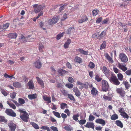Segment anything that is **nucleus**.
<instances>
[{
	"label": "nucleus",
	"instance_id": "1",
	"mask_svg": "<svg viewBox=\"0 0 131 131\" xmlns=\"http://www.w3.org/2000/svg\"><path fill=\"white\" fill-rule=\"evenodd\" d=\"M59 19V17L57 16L50 19L48 21V24L50 25H53L57 22Z\"/></svg>",
	"mask_w": 131,
	"mask_h": 131
},
{
	"label": "nucleus",
	"instance_id": "2",
	"mask_svg": "<svg viewBox=\"0 0 131 131\" xmlns=\"http://www.w3.org/2000/svg\"><path fill=\"white\" fill-rule=\"evenodd\" d=\"M119 58L121 61L124 62H126L128 61V59L126 55L124 53H121L119 55Z\"/></svg>",
	"mask_w": 131,
	"mask_h": 131
},
{
	"label": "nucleus",
	"instance_id": "3",
	"mask_svg": "<svg viewBox=\"0 0 131 131\" xmlns=\"http://www.w3.org/2000/svg\"><path fill=\"white\" fill-rule=\"evenodd\" d=\"M32 6L35 8L34 10L36 13H39L43 9L42 6L41 5H39L38 4H35Z\"/></svg>",
	"mask_w": 131,
	"mask_h": 131
},
{
	"label": "nucleus",
	"instance_id": "4",
	"mask_svg": "<svg viewBox=\"0 0 131 131\" xmlns=\"http://www.w3.org/2000/svg\"><path fill=\"white\" fill-rule=\"evenodd\" d=\"M110 80L113 82V84L116 85H118L120 84V82L115 76H113L111 77L110 79Z\"/></svg>",
	"mask_w": 131,
	"mask_h": 131
},
{
	"label": "nucleus",
	"instance_id": "5",
	"mask_svg": "<svg viewBox=\"0 0 131 131\" xmlns=\"http://www.w3.org/2000/svg\"><path fill=\"white\" fill-rule=\"evenodd\" d=\"M88 18L85 14H83L81 16V19L78 20V23L80 24L82 23L83 22L88 20Z\"/></svg>",
	"mask_w": 131,
	"mask_h": 131
},
{
	"label": "nucleus",
	"instance_id": "6",
	"mask_svg": "<svg viewBox=\"0 0 131 131\" xmlns=\"http://www.w3.org/2000/svg\"><path fill=\"white\" fill-rule=\"evenodd\" d=\"M108 84L107 83V91H108V95L107 97V100L110 101L112 99V97L113 96V92L108 87V86L109 87V86H108Z\"/></svg>",
	"mask_w": 131,
	"mask_h": 131
},
{
	"label": "nucleus",
	"instance_id": "7",
	"mask_svg": "<svg viewBox=\"0 0 131 131\" xmlns=\"http://www.w3.org/2000/svg\"><path fill=\"white\" fill-rule=\"evenodd\" d=\"M34 65L36 68L39 69L40 68L42 67V63L40 60L38 59L34 62Z\"/></svg>",
	"mask_w": 131,
	"mask_h": 131
},
{
	"label": "nucleus",
	"instance_id": "8",
	"mask_svg": "<svg viewBox=\"0 0 131 131\" xmlns=\"http://www.w3.org/2000/svg\"><path fill=\"white\" fill-rule=\"evenodd\" d=\"M73 92L75 93V95L78 97H79L81 94L80 91L77 87H74L73 88Z\"/></svg>",
	"mask_w": 131,
	"mask_h": 131
},
{
	"label": "nucleus",
	"instance_id": "9",
	"mask_svg": "<svg viewBox=\"0 0 131 131\" xmlns=\"http://www.w3.org/2000/svg\"><path fill=\"white\" fill-rule=\"evenodd\" d=\"M85 126L86 128H91L93 129H94V125L93 123L88 122Z\"/></svg>",
	"mask_w": 131,
	"mask_h": 131
},
{
	"label": "nucleus",
	"instance_id": "10",
	"mask_svg": "<svg viewBox=\"0 0 131 131\" xmlns=\"http://www.w3.org/2000/svg\"><path fill=\"white\" fill-rule=\"evenodd\" d=\"M8 126L10 129L11 131H15L16 128V125L13 123H10L8 124Z\"/></svg>",
	"mask_w": 131,
	"mask_h": 131
},
{
	"label": "nucleus",
	"instance_id": "11",
	"mask_svg": "<svg viewBox=\"0 0 131 131\" xmlns=\"http://www.w3.org/2000/svg\"><path fill=\"white\" fill-rule=\"evenodd\" d=\"M91 93L92 95L93 96H95L97 94L98 91L96 88L93 87L91 91Z\"/></svg>",
	"mask_w": 131,
	"mask_h": 131
},
{
	"label": "nucleus",
	"instance_id": "12",
	"mask_svg": "<svg viewBox=\"0 0 131 131\" xmlns=\"http://www.w3.org/2000/svg\"><path fill=\"white\" fill-rule=\"evenodd\" d=\"M77 51L79 52L81 54H82L87 55L88 54V51H85L81 48L77 49Z\"/></svg>",
	"mask_w": 131,
	"mask_h": 131
},
{
	"label": "nucleus",
	"instance_id": "13",
	"mask_svg": "<svg viewBox=\"0 0 131 131\" xmlns=\"http://www.w3.org/2000/svg\"><path fill=\"white\" fill-rule=\"evenodd\" d=\"M106 81L105 80H103L102 81V90L104 91H106Z\"/></svg>",
	"mask_w": 131,
	"mask_h": 131
},
{
	"label": "nucleus",
	"instance_id": "14",
	"mask_svg": "<svg viewBox=\"0 0 131 131\" xmlns=\"http://www.w3.org/2000/svg\"><path fill=\"white\" fill-rule=\"evenodd\" d=\"M29 115H20V117L25 122H27L28 121V119L29 118Z\"/></svg>",
	"mask_w": 131,
	"mask_h": 131
},
{
	"label": "nucleus",
	"instance_id": "15",
	"mask_svg": "<svg viewBox=\"0 0 131 131\" xmlns=\"http://www.w3.org/2000/svg\"><path fill=\"white\" fill-rule=\"evenodd\" d=\"M36 78L38 82L41 85V87L42 88H43L44 86L42 80L38 77H37Z\"/></svg>",
	"mask_w": 131,
	"mask_h": 131
},
{
	"label": "nucleus",
	"instance_id": "16",
	"mask_svg": "<svg viewBox=\"0 0 131 131\" xmlns=\"http://www.w3.org/2000/svg\"><path fill=\"white\" fill-rule=\"evenodd\" d=\"M74 61L76 63H81L83 62L82 59L78 56H76L75 57Z\"/></svg>",
	"mask_w": 131,
	"mask_h": 131
},
{
	"label": "nucleus",
	"instance_id": "17",
	"mask_svg": "<svg viewBox=\"0 0 131 131\" xmlns=\"http://www.w3.org/2000/svg\"><path fill=\"white\" fill-rule=\"evenodd\" d=\"M30 36L29 35H28L27 36L25 37H24L23 35H21L20 38L21 41L22 42L24 43L26 42L27 41L29 37Z\"/></svg>",
	"mask_w": 131,
	"mask_h": 131
},
{
	"label": "nucleus",
	"instance_id": "18",
	"mask_svg": "<svg viewBox=\"0 0 131 131\" xmlns=\"http://www.w3.org/2000/svg\"><path fill=\"white\" fill-rule=\"evenodd\" d=\"M95 122L97 123L101 124L103 125H104L105 124V121L102 119H97L95 121Z\"/></svg>",
	"mask_w": 131,
	"mask_h": 131
},
{
	"label": "nucleus",
	"instance_id": "19",
	"mask_svg": "<svg viewBox=\"0 0 131 131\" xmlns=\"http://www.w3.org/2000/svg\"><path fill=\"white\" fill-rule=\"evenodd\" d=\"M71 40L70 39H68L63 46L64 48L65 49L68 48L69 47V45L71 43Z\"/></svg>",
	"mask_w": 131,
	"mask_h": 131
},
{
	"label": "nucleus",
	"instance_id": "20",
	"mask_svg": "<svg viewBox=\"0 0 131 131\" xmlns=\"http://www.w3.org/2000/svg\"><path fill=\"white\" fill-rule=\"evenodd\" d=\"M27 84L29 86V89H31L34 88L33 82L31 80L29 81Z\"/></svg>",
	"mask_w": 131,
	"mask_h": 131
},
{
	"label": "nucleus",
	"instance_id": "21",
	"mask_svg": "<svg viewBox=\"0 0 131 131\" xmlns=\"http://www.w3.org/2000/svg\"><path fill=\"white\" fill-rule=\"evenodd\" d=\"M17 36L16 33H10L8 35V37L11 39H15Z\"/></svg>",
	"mask_w": 131,
	"mask_h": 131
},
{
	"label": "nucleus",
	"instance_id": "22",
	"mask_svg": "<svg viewBox=\"0 0 131 131\" xmlns=\"http://www.w3.org/2000/svg\"><path fill=\"white\" fill-rule=\"evenodd\" d=\"M5 113L7 115H16V113L12 110L10 109H7Z\"/></svg>",
	"mask_w": 131,
	"mask_h": 131
},
{
	"label": "nucleus",
	"instance_id": "23",
	"mask_svg": "<svg viewBox=\"0 0 131 131\" xmlns=\"http://www.w3.org/2000/svg\"><path fill=\"white\" fill-rule=\"evenodd\" d=\"M43 97L44 100L47 101V103L49 104L51 102L50 97H49L46 96H43Z\"/></svg>",
	"mask_w": 131,
	"mask_h": 131
},
{
	"label": "nucleus",
	"instance_id": "24",
	"mask_svg": "<svg viewBox=\"0 0 131 131\" xmlns=\"http://www.w3.org/2000/svg\"><path fill=\"white\" fill-rule=\"evenodd\" d=\"M37 95L36 93L32 94H29L28 96V98L30 100H32L37 98Z\"/></svg>",
	"mask_w": 131,
	"mask_h": 131
},
{
	"label": "nucleus",
	"instance_id": "25",
	"mask_svg": "<svg viewBox=\"0 0 131 131\" xmlns=\"http://www.w3.org/2000/svg\"><path fill=\"white\" fill-rule=\"evenodd\" d=\"M88 83H85L83 84L82 86H80L79 88L80 90H82L84 88L86 89H87L88 88Z\"/></svg>",
	"mask_w": 131,
	"mask_h": 131
},
{
	"label": "nucleus",
	"instance_id": "26",
	"mask_svg": "<svg viewBox=\"0 0 131 131\" xmlns=\"http://www.w3.org/2000/svg\"><path fill=\"white\" fill-rule=\"evenodd\" d=\"M118 67L124 71H125L127 70V68L125 66L121 65L119 63H118Z\"/></svg>",
	"mask_w": 131,
	"mask_h": 131
},
{
	"label": "nucleus",
	"instance_id": "27",
	"mask_svg": "<svg viewBox=\"0 0 131 131\" xmlns=\"http://www.w3.org/2000/svg\"><path fill=\"white\" fill-rule=\"evenodd\" d=\"M13 85L16 88H20L21 86L20 83L19 82H13Z\"/></svg>",
	"mask_w": 131,
	"mask_h": 131
},
{
	"label": "nucleus",
	"instance_id": "28",
	"mask_svg": "<svg viewBox=\"0 0 131 131\" xmlns=\"http://www.w3.org/2000/svg\"><path fill=\"white\" fill-rule=\"evenodd\" d=\"M115 124L117 126L120 127L121 128L123 127V125L122 123L119 120H117L115 122Z\"/></svg>",
	"mask_w": 131,
	"mask_h": 131
},
{
	"label": "nucleus",
	"instance_id": "29",
	"mask_svg": "<svg viewBox=\"0 0 131 131\" xmlns=\"http://www.w3.org/2000/svg\"><path fill=\"white\" fill-rule=\"evenodd\" d=\"M74 29V26H73L69 28L66 31L67 34H71L72 31H73Z\"/></svg>",
	"mask_w": 131,
	"mask_h": 131
},
{
	"label": "nucleus",
	"instance_id": "30",
	"mask_svg": "<svg viewBox=\"0 0 131 131\" xmlns=\"http://www.w3.org/2000/svg\"><path fill=\"white\" fill-rule=\"evenodd\" d=\"M9 24L7 23L2 25L0 26V27L2 28L3 30L7 29L9 27Z\"/></svg>",
	"mask_w": 131,
	"mask_h": 131
},
{
	"label": "nucleus",
	"instance_id": "31",
	"mask_svg": "<svg viewBox=\"0 0 131 131\" xmlns=\"http://www.w3.org/2000/svg\"><path fill=\"white\" fill-rule=\"evenodd\" d=\"M58 72L59 74L63 75L64 74L68 72L67 71L62 69H59L58 70Z\"/></svg>",
	"mask_w": 131,
	"mask_h": 131
},
{
	"label": "nucleus",
	"instance_id": "32",
	"mask_svg": "<svg viewBox=\"0 0 131 131\" xmlns=\"http://www.w3.org/2000/svg\"><path fill=\"white\" fill-rule=\"evenodd\" d=\"M64 128L65 130L68 131H71L73 129V128L70 125L66 126Z\"/></svg>",
	"mask_w": 131,
	"mask_h": 131
},
{
	"label": "nucleus",
	"instance_id": "33",
	"mask_svg": "<svg viewBox=\"0 0 131 131\" xmlns=\"http://www.w3.org/2000/svg\"><path fill=\"white\" fill-rule=\"evenodd\" d=\"M106 34V32L105 31H103L101 34L98 36V38L100 39H101L104 37Z\"/></svg>",
	"mask_w": 131,
	"mask_h": 131
},
{
	"label": "nucleus",
	"instance_id": "34",
	"mask_svg": "<svg viewBox=\"0 0 131 131\" xmlns=\"http://www.w3.org/2000/svg\"><path fill=\"white\" fill-rule=\"evenodd\" d=\"M60 107L61 109H64L65 108H68V106L67 104L62 103L61 104Z\"/></svg>",
	"mask_w": 131,
	"mask_h": 131
},
{
	"label": "nucleus",
	"instance_id": "35",
	"mask_svg": "<svg viewBox=\"0 0 131 131\" xmlns=\"http://www.w3.org/2000/svg\"><path fill=\"white\" fill-rule=\"evenodd\" d=\"M107 60L110 63H112L114 62V61L112 57L109 56L107 54Z\"/></svg>",
	"mask_w": 131,
	"mask_h": 131
},
{
	"label": "nucleus",
	"instance_id": "36",
	"mask_svg": "<svg viewBox=\"0 0 131 131\" xmlns=\"http://www.w3.org/2000/svg\"><path fill=\"white\" fill-rule=\"evenodd\" d=\"M95 80L97 82H99L101 81L102 80V78L100 77L99 74H96L95 77Z\"/></svg>",
	"mask_w": 131,
	"mask_h": 131
},
{
	"label": "nucleus",
	"instance_id": "37",
	"mask_svg": "<svg viewBox=\"0 0 131 131\" xmlns=\"http://www.w3.org/2000/svg\"><path fill=\"white\" fill-rule=\"evenodd\" d=\"M64 32H63L62 33H60L56 37V39L57 40H59L62 37L64 34Z\"/></svg>",
	"mask_w": 131,
	"mask_h": 131
},
{
	"label": "nucleus",
	"instance_id": "38",
	"mask_svg": "<svg viewBox=\"0 0 131 131\" xmlns=\"http://www.w3.org/2000/svg\"><path fill=\"white\" fill-rule=\"evenodd\" d=\"M68 97L71 101L73 102H75V100L74 97L71 94H68Z\"/></svg>",
	"mask_w": 131,
	"mask_h": 131
},
{
	"label": "nucleus",
	"instance_id": "39",
	"mask_svg": "<svg viewBox=\"0 0 131 131\" xmlns=\"http://www.w3.org/2000/svg\"><path fill=\"white\" fill-rule=\"evenodd\" d=\"M30 124L36 129H38L39 128L38 125L34 122H31Z\"/></svg>",
	"mask_w": 131,
	"mask_h": 131
},
{
	"label": "nucleus",
	"instance_id": "40",
	"mask_svg": "<svg viewBox=\"0 0 131 131\" xmlns=\"http://www.w3.org/2000/svg\"><path fill=\"white\" fill-rule=\"evenodd\" d=\"M18 102L21 105L24 104L25 103V100L22 98H19L18 100Z\"/></svg>",
	"mask_w": 131,
	"mask_h": 131
},
{
	"label": "nucleus",
	"instance_id": "41",
	"mask_svg": "<svg viewBox=\"0 0 131 131\" xmlns=\"http://www.w3.org/2000/svg\"><path fill=\"white\" fill-rule=\"evenodd\" d=\"M7 104L11 107H12L14 109H15L16 108V107L15 105L13 103L9 102L7 101Z\"/></svg>",
	"mask_w": 131,
	"mask_h": 131
},
{
	"label": "nucleus",
	"instance_id": "42",
	"mask_svg": "<svg viewBox=\"0 0 131 131\" xmlns=\"http://www.w3.org/2000/svg\"><path fill=\"white\" fill-rule=\"evenodd\" d=\"M123 84H124L125 88L127 89H128L130 86V85L127 82L124 81L123 82Z\"/></svg>",
	"mask_w": 131,
	"mask_h": 131
},
{
	"label": "nucleus",
	"instance_id": "43",
	"mask_svg": "<svg viewBox=\"0 0 131 131\" xmlns=\"http://www.w3.org/2000/svg\"><path fill=\"white\" fill-rule=\"evenodd\" d=\"M119 112L121 113V115H127L125 112L124 109L123 108L120 109L119 110Z\"/></svg>",
	"mask_w": 131,
	"mask_h": 131
},
{
	"label": "nucleus",
	"instance_id": "44",
	"mask_svg": "<svg viewBox=\"0 0 131 131\" xmlns=\"http://www.w3.org/2000/svg\"><path fill=\"white\" fill-rule=\"evenodd\" d=\"M67 17V15L66 13L64 14L63 16L61 18V21H63L65 20Z\"/></svg>",
	"mask_w": 131,
	"mask_h": 131
},
{
	"label": "nucleus",
	"instance_id": "45",
	"mask_svg": "<svg viewBox=\"0 0 131 131\" xmlns=\"http://www.w3.org/2000/svg\"><path fill=\"white\" fill-rule=\"evenodd\" d=\"M118 79L120 81H122L123 80V76L122 74L121 73L117 74Z\"/></svg>",
	"mask_w": 131,
	"mask_h": 131
},
{
	"label": "nucleus",
	"instance_id": "46",
	"mask_svg": "<svg viewBox=\"0 0 131 131\" xmlns=\"http://www.w3.org/2000/svg\"><path fill=\"white\" fill-rule=\"evenodd\" d=\"M40 129L44 130H46L47 131H50L49 127L47 126H42L40 127Z\"/></svg>",
	"mask_w": 131,
	"mask_h": 131
},
{
	"label": "nucleus",
	"instance_id": "47",
	"mask_svg": "<svg viewBox=\"0 0 131 131\" xmlns=\"http://www.w3.org/2000/svg\"><path fill=\"white\" fill-rule=\"evenodd\" d=\"M7 120L5 119V118L2 116H0V122H6Z\"/></svg>",
	"mask_w": 131,
	"mask_h": 131
},
{
	"label": "nucleus",
	"instance_id": "48",
	"mask_svg": "<svg viewBox=\"0 0 131 131\" xmlns=\"http://www.w3.org/2000/svg\"><path fill=\"white\" fill-rule=\"evenodd\" d=\"M101 70L103 73H104L105 75L106 73V68L105 66H103L101 68Z\"/></svg>",
	"mask_w": 131,
	"mask_h": 131
},
{
	"label": "nucleus",
	"instance_id": "49",
	"mask_svg": "<svg viewBox=\"0 0 131 131\" xmlns=\"http://www.w3.org/2000/svg\"><path fill=\"white\" fill-rule=\"evenodd\" d=\"M88 66L91 69L93 68L95 66L94 63L92 62L89 63Z\"/></svg>",
	"mask_w": 131,
	"mask_h": 131
},
{
	"label": "nucleus",
	"instance_id": "50",
	"mask_svg": "<svg viewBox=\"0 0 131 131\" xmlns=\"http://www.w3.org/2000/svg\"><path fill=\"white\" fill-rule=\"evenodd\" d=\"M123 90L121 87L119 88H117L116 89V91L117 93L119 94Z\"/></svg>",
	"mask_w": 131,
	"mask_h": 131
},
{
	"label": "nucleus",
	"instance_id": "51",
	"mask_svg": "<svg viewBox=\"0 0 131 131\" xmlns=\"http://www.w3.org/2000/svg\"><path fill=\"white\" fill-rule=\"evenodd\" d=\"M1 92L2 94L5 96H7L8 94L7 92L4 89H1Z\"/></svg>",
	"mask_w": 131,
	"mask_h": 131
},
{
	"label": "nucleus",
	"instance_id": "52",
	"mask_svg": "<svg viewBox=\"0 0 131 131\" xmlns=\"http://www.w3.org/2000/svg\"><path fill=\"white\" fill-rule=\"evenodd\" d=\"M66 86L69 89H71L73 88V85L72 84L69 83L66 84Z\"/></svg>",
	"mask_w": 131,
	"mask_h": 131
},
{
	"label": "nucleus",
	"instance_id": "53",
	"mask_svg": "<svg viewBox=\"0 0 131 131\" xmlns=\"http://www.w3.org/2000/svg\"><path fill=\"white\" fill-rule=\"evenodd\" d=\"M118 118L117 115H112L111 117V119L113 120H115Z\"/></svg>",
	"mask_w": 131,
	"mask_h": 131
},
{
	"label": "nucleus",
	"instance_id": "54",
	"mask_svg": "<svg viewBox=\"0 0 131 131\" xmlns=\"http://www.w3.org/2000/svg\"><path fill=\"white\" fill-rule=\"evenodd\" d=\"M18 111L20 113L23 114V115H28L25 111L23 110V109H19Z\"/></svg>",
	"mask_w": 131,
	"mask_h": 131
},
{
	"label": "nucleus",
	"instance_id": "55",
	"mask_svg": "<svg viewBox=\"0 0 131 131\" xmlns=\"http://www.w3.org/2000/svg\"><path fill=\"white\" fill-rule=\"evenodd\" d=\"M63 95L66 96H68V94H69L67 91L65 90H63L61 91Z\"/></svg>",
	"mask_w": 131,
	"mask_h": 131
},
{
	"label": "nucleus",
	"instance_id": "56",
	"mask_svg": "<svg viewBox=\"0 0 131 131\" xmlns=\"http://www.w3.org/2000/svg\"><path fill=\"white\" fill-rule=\"evenodd\" d=\"M44 48V47L42 44L39 45V50L40 52L43 51L42 49Z\"/></svg>",
	"mask_w": 131,
	"mask_h": 131
},
{
	"label": "nucleus",
	"instance_id": "57",
	"mask_svg": "<svg viewBox=\"0 0 131 131\" xmlns=\"http://www.w3.org/2000/svg\"><path fill=\"white\" fill-rule=\"evenodd\" d=\"M106 46V42L105 41L103 42V43L101 45L100 47V49H102L104 48Z\"/></svg>",
	"mask_w": 131,
	"mask_h": 131
},
{
	"label": "nucleus",
	"instance_id": "58",
	"mask_svg": "<svg viewBox=\"0 0 131 131\" xmlns=\"http://www.w3.org/2000/svg\"><path fill=\"white\" fill-rule=\"evenodd\" d=\"M92 14L93 16H95L98 14L97 11L95 9L93 10L92 11Z\"/></svg>",
	"mask_w": 131,
	"mask_h": 131
},
{
	"label": "nucleus",
	"instance_id": "59",
	"mask_svg": "<svg viewBox=\"0 0 131 131\" xmlns=\"http://www.w3.org/2000/svg\"><path fill=\"white\" fill-rule=\"evenodd\" d=\"M68 81L71 83H72L74 82V79L71 77H69L68 79Z\"/></svg>",
	"mask_w": 131,
	"mask_h": 131
},
{
	"label": "nucleus",
	"instance_id": "60",
	"mask_svg": "<svg viewBox=\"0 0 131 131\" xmlns=\"http://www.w3.org/2000/svg\"><path fill=\"white\" fill-rule=\"evenodd\" d=\"M86 120L85 119L81 120L79 121V123L80 125L84 124L86 122Z\"/></svg>",
	"mask_w": 131,
	"mask_h": 131
},
{
	"label": "nucleus",
	"instance_id": "61",
	"mask_svg": "<svg viewBox=\"0 0 131 131\" xmlns=\"http://www.w3.org/2000/svg\"><path fill=\"white\" fill-rule=\"evenodd\" d=\"M122 98L125 96V92L124 90L119 94Z\"/></svg>",
	"mask_w": 131,
	"mask_h": 131
},
{
	"label": "nucleus",
	"instance_id": "62",
	"mask_svg": "<svg viewBox=\"0 0 131 131\" xmlns=\"http://www.w3.org/2000/svg\"><path fill=\"white\" fill-rule=\"evenodd\" d=\"M16 95V93L15 92H13L10 95V97L14 99Z\"/></svg>",
	"mask_w": 131,
	"mask_h": 131
},
{
	"label": "nucleus",
	"instance_id": "63",
	"mask_svg": "<svg viewBox=\"0 0 131 131\" xmlns=\"http://www.w3.org/2000/svg\"><path fill=\"white\" fill-rule=\"evenodd\" d=\"M95 117L92 115H90L89 118V120L90 121H92L94 119Z\"/></svg>",
	"mask_w": 131,
	"mask_h": 131
},
{
	"label": "nucleus",
	"instance_id": "64",
	"mask_svg": "<svg viewBox=\"0 0 131 131\" xmlns=\"http://www.w3.org/2000/svg\"><path fill=\"white\" fill-rule=\"evenodd\" d=\"M79 115H73V119L75 121H77L78 120V117Z\"/></svg>",
	"mask_w": 131,
	"mask_h": 131
}]
</instances>
